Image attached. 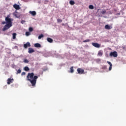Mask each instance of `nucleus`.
Here are the masks:
<instances>
[{
    "label": "nucleus",
    "mask_w": 126,
    "mask_h": 126,
    "mask_svg": "<svg viewBox=\"0 0 126 126\" xmlns=\"http://www.w3.org/2000/svg\"><path fill=\"white\" fill-rule=\"evenodd\" d=\"M57 22L58 23H61L63 22V20L58 19H57Z\"/></svg>",
    "instance_id": "obj_23"
},
{
    "label": "nucleus",
    "mask_w": 126,
    "mask_h": 126,
    "mask_svg": "<svg viewBox=\"0 0 126 126\" xmlns=\"http://www.w3.org/2000/svg\"><path fill=\"white\" fill-rule=\"evenodd\" d=\"M97 55L99 56V57H102L103 55V52L102 51H100L98 52Z\"/></svg>",
    "instance_id": "obj_15"
},
{
    "label": "nucleus",
    "mask_w": 126,
    "mask_h": 126,
    "mask_svg": "<svg viewBox=\"0 0 126 126\" xmlns=\"http://www.w3.org/2000/svg\"><path fill=\"white\" fill-rule=\"evenodd\" d=\"M92 45L94 46V47H95V48H100V44H98L97 43L93 42Z\"/></svg>",
    "instance_id": "obj_7"
},
{
    "label": "nucleus",
    "mask_w": 126,
    "mask_h": 126,
    "mask_svg": "<svg viewBox=\"0 0 126 126\" xmlns=\"http://www.w3.org/2000/svg\"><path fill=\"white\" fill-rule=\"evenodd\" d=\"M43 37H44V35L43 34H41L38 36V39H40L41 38H43Z\"/></svg>",
    "instance_id": "obj_21"
},
{
    "label": "nucleus",
    "mask_w": 126,
    "mask_h": 126,
    "mask_svg": "<svg viewBox=\"0 0 126 126\" xmlns=\"http://www.w3.org/2000/svg\"><path fill=\"white\" fill-rule=\"evenodd\" d=\"M110 57H114V58H117L118 57V53L117 51L111 52L110 53Z\"/></svg>",
    "instance_id": "obj_3"
},
{
    "label": "nucleus",
    "mask_w": 126,
    "mask_h": 126,
    "mask_svg": "<svg viewBox=\"0 0 126 126\" xmlns=\"http://www.w3.org/2000/svg\"><path fill=\"white\" fill-rule=\"evenodd\" d=\"M90 9H94V6L93 5H90L89 6Z\"/></svg>",
    "instance_id": "obj_18"
},
{
    "label": "nucleus",
    "mask_w": 126,
    "mask_h": 126,
    "mask_svg": "<svg viewBox=\"0 0 126 126\" xmlns=\"http://www.w3.org/2000/svg\"><path fill=\"white\" fill-rule=\"evenodd\" d=\"M24 69L25 71H29V70H30V69H29V67H28V66H25Z\"/></svg>",
    "instance_id": "obj_19"
},
{
    "label": "nucleus",
    "mask_w": 126,
    "mask_h": 126,
    "mask_svg": "<svg viewBox=\"0 0 126 126\" xmlns=\"http://www.w3.org/2000/svg\"><path fill=\"white\" fill-rule=\"evenodd\" d=\"M25 74H26V73H25V72H22L21 75H25Z\"/></svg>",
    "instance_id": "obj_31"
},
{
    "label": "nucleus",
    "mask_w": 126,
    "mask_h": 126,
    "mask_svg": "<svg viewBox=\"0 0 126 126\" xmlns=\"http://www.w3.org/2000/svg\"><path fill=\"white\" fill-rule=\"evenodd\" d=\"M96 62H101V60H100V59H98L96 60Z\"/></svg>",
    "instance_id": "obj_33"
},
{
    "label": "nucleus",
    "mask_w": 126,
    "mask_h": 126,
    "mask_svg": "<svg viewBox=\"0 0 126 126\" xmlns=\"http://www.w3.org/2000/svg\"><path fill=\"white\" fill-rule=\"evenodd\" d=\"M7 81V84L9 85L10 84V83H12V81H13V79L8 78Z\"/></svg>",
    "instance_id": "obj_10"
},
{
    "label": "nucleus",
    "mask_w": 126,
    "mask_h": 126,
    "mask_svg": "<svg viewBox=\"0 0 126 126\" xmlns=\"http://www.w3.org/2000/svg\"><path fill=\"white\" fill-rule=\"evenodd\" d=\"M24 47L26 49L28 48V47H31V44H30V42H28L26 44H24Z\"/></svg>",
    "instance_id": "obj_6"
},
{
    "label": "nucleus",
    "mask_w": 126,
    "mask_h": 126,
    "mask_svg": "<svg viewBox=\"0 0 126 126\" xmlns=\"http://www.w3.org/2000/svg\"><path fill=\"white\" fill-rule=\"evenodd\" d=\"M12 36H13V39H16V33H13L12 34Z\"/></svg>",
    "instance_id": "obj_20"
},
{
    "label": "nucleus",
    "mask_w": 126,
    "mask_h": 126,
    "mask_svg": "<svg viewBox=\"0 0 126 126\" xmlns=\"http://www.w3.org/2000/svg\"><path fill=\"white\" fill-rule=\"evenodd\" d=\"M77 71L78 72L79 74H83V73H84V70L80 68H78L77 69Z\"/></svg>",
    "instance_id": "obj_4"
},
{
    "label": "nucleus",
    "mask_w": 126,
    "mask_h": 126,
    "mask_svg": "<svg viewBox=\"0 0 126 126\" xmlns=\"http://www.w3.org/2000/svg\"><path fill=\"white\" fill-rule=\"evenodd\" d=\"M29 30L30 32H32L33 31V28L30 27V28H29Z\"/></svg>",
    "instance_id": "obj_26"
},
{
    "label": "nucleus",
    "mask_w": 126,
    "mask_h": 126,
    "mask_svg": "<svg viewBox=\"0 0 126 126\" xmlns=\"http://www.w3.org/2000/svg\"><path fill=\"white\" fill-rule=\"evenodd\" d=\"M107 63H108V64H109L110 66L109 67V70H112V67H113V64H112V63L109 61H107Z\"/></svg>",
    "instance_id": "obj_9"
},
{
    "label": "nucleus",
    "mask_w": 126,
    "mask_h": 126,
    "mask_svg": "<svg viewBox=\"0 0 126 126\" xmlns=\"http://www.w3.org/2000/svg\"><path fill=\"white\" fill-rule=\"evenodd\" d=\"M24 63H29V61L27 59H24Z\"/></svg>",
    "instance_id": "obj_22"
},
{
    "label": "nucleus",
    "mask_w": 126,
    "mask_h": 126,
    "mask_svg": "<svg viewBox=\"0 0 126 126\" xmlns=\"http://www.w3.org/2000/svg\"><path fill=\"white\" fill-rule=\"evenodd\" d=\"M29 13L32 16H35V15H36V11H30Z\"/></svg>",
    "instance_id": "obj_11"
},
{
    "label": "nucleus",
    "mask_w": 126,
    "mask_h": 126,
    "mask_svg": "<svg viewBox=\"0 0 126 126\" xmlns=\"http://www.w3.org/2000/svg\"><path fill=\"white\" fill-rule=\"evenodd\" d=\"M25 22H26V21H25V20L21 21L22 24H24V23H25Z\"/></svg>",
    "instance_id": "obj_29"
},
{
    "label": "nucleus",
    "mask_w": 126,
    "mask_h": 126,
    "mask_svg": "<svg viewBox=\"0 0 126 126\" xmlns=\"http://www.w3.org/2000/svg\"><path fill=\"white\" fill-rule=\"evenodd\" d=\"M34 46L35 48H41V44L40 43H35Z\"/></svg>",
    "instance_id": "obj_13"
},
{
    "label": "nucleus",
    "mask_w": 126,
    "mask_h": 126,
    "mask_svg": "<svg viewBox=\"0 0 126 126\" xmlns=\"http://www.w3.org/2000/svg\"><path fill=\"white\" fill-rule=\"evenodd\" d=\"M83 43H87V42H90V39H86L83 41Z\"/></svg>",
    "instance_id": "obj_25"
},
{
    "label": "nucleus",
    "mask_w": 126,
    "mask_h": 126,
    "mask_svg": "<svg viewBox=\"0 0 126 126\" xmlns=\"http://www.w3.org/2000/svg\"><path fill=\"white\" fill-rule=\"evenodd\" d=\"M13 7H14V8H15L17 10H18L20 9V6H19V5H17V4H14L13 5Z\"/></svg>",
    "instance_id": "obj_8"
},
{
    "label": "nucleus",
    "mask_w": 126,
    "mask_h": 126,
    "mask_svg": "<svg viewBox=\"0 0 126 126\" xmlns=\"http://www.w3.org/2000/svg\"><path fill=\"white\" fill-rule=\"evenodd\" d=\"M47 40L48 42H49V43H53V39H52L50 37H48L47 38Z\"/></svg>",
    "instance_id": "obj_14"
},
{
    "label": "nucleus",
    "mask_w": 126,
    "mask_h": 126,
    "mask_svg": "<svg viewBox=\"0 0 126 126\" xmlns=\"http://www.w3.org/2000/svg\"><path fill=\"white\" fill-rule=\"evenodd\" d=\"M5 20L6 21V24L4 26L2 29V31H6V30L10 29L13 25L12 21L13 19L9 18V15L7 16L5 18Z\"/></svg>",
    "instance_id": "obj_2"
},
{
    "label": "nucleus",
    "mask_w": 126,
    "mask_h": 126,
    "mask_svg": "<svg viewBox=\"0 0 126 126\" xmlns=\"http://www.w3.org/2000/svg\"><path fill=\"white\" fill-rule=\"evenodd\" d=\"M102 69H107V65H104L102 68Z\"/></svg>",
    "instance_id": "obj_27"
},
{
    "label": "nucleus",
    "mask_w": 126,
    "mask_h": 126,
    "mask_svg": "<svg viewBox=\"0 0 126 126\" xmlns=\"http://www.w3.org/2000/svg\"><path fill=\"white\" fill-rule=\"evenodd\" d=\"M18 73H21V70L20 69L18 70L17 74H18Z\"/></svg>",
    "instance_id": "obj_28"
},
{
    "label": "nucleus",
    "mask_w": 126,
    "mask_h": 126,
    "mask_svg": "<svg viewBox=\"0 0 126 126\" xmlns=\"http://www.w3.org/2000/svg\"><path fill=\"white\" fill-rule=\"evenodd\" d=\"M35 52V50H34V49H33L32 48H29V54H32V53H34Z\"/></svg>",
    "instance_id": "obj_12"
},
{
    "label": "nucleus",
    "mask_w": 126,
    "mask_h": 126,
    "mask_svg": "<svg viewBox=\"0 0 126 126\" xmlns=\"http://www.w3.org/2000/svg\"><path fill=\"white\" fill-rule=\"evenodd\" d=\"M26 36H29V35H31V33H30V32H26Z\"/></svg>",
    "instance_id": "obj_24"
},
{
    "label": "nucleus",
    "mask_w": 126,
    "mask_h": 126,
    "mask_svg": "<svg viewBox=\"0 0 126 126\" xmlns=\"http://www.w3.org/2000/svg\"><path fill=\"white\" fill-rule=\"evenodd\" d=\"M2 24H6V21H3Z\"/></svg>",
    "instance_id": "obj_32"
},
{
    "label": "nucleus",
    "mask_w": 126,
    "mask_h": 126,
    "mask_svg": "<svg viewBox=\"0 0 126 126\" xmlns=\"http://www.w3.org/2000/svg\"><path fill=\"white\" fill-rule=\"evenodd\" d=\"M69 3H70V4H71V5H73V4H74V3H75V2H74V1L71 0L69 1Z\"/></svg>",
    "instance_id": "obj_17"
},
{
    "label": "nucleus",
    "mask_w": 126,
    "mask_h": 126,
    "mask_svg": "<svg viewBox=\"0 0 126 126\" xmlns=\"http://www.w3.org/2000/svg\"><path fill=\"white\" fill-rule=\"evenodd\" d=\"M63 26H64V24H62Z\"/></svg>",
    "instance_id": "obj_34"
},
{
    "label": "nucleus",
    "mask_w": 126,
    "mask_h": 126,
    "mask_svg": "<svg viewBox=\"0 0 126 126\" xmlns=\"http://www.w3.org/2000/svg\"><path fill=\"white\" fill-rule=\"evenodd\" d=\"M104 28L106 30H110L112 29V28H113V27H112L111 26H109V25H106L105 26Z\"/></svg>",
    "instance_id": "obj_5"
},
{
    "label": "nucleus",
    "mask_w": 126,
    "mask_h": 126,
    "mask_svg": "<svg viewBox=\"0 0 126 126\" xmlns=\"http://www.w3.org/2000/svg\"><path fill=\"white\" fill-rule=\"evenodd\" d=\"M102 14H105L106 13V10H103L101 12Z\"/></svg>",
    "instance_id": "obj_30"
},
{
    "label": "nucleus",
    "mask_w": 126,
    "mask_h": 126,
    "mask_svg": "<svg viewBox=\"0 0 126 126\" xmlns=\"http://www.w3.org/2000/svg\"><path fill=\"white\" fill-rule=\"evenodd\" d=\"M27 80L30 81L32 86H35L38 79L37 76H34V73H29L27 76Z\"/></svg>",
    "instance_id": "obj_1"
},
{
    "label": "nucleus",
    "mask_w": 126,
    "mask_h": 126,
    "mask_svg": "<svg viewBox=\"0 0 126 126\" xmlns=\"http://www.w3.org/2000/svg\"><path fill=\"white\" fill-rule=\"evenodd\" d=\"M70 72L71 73H73V72H74V70L73 69V66H71L70 68Z\"/></svg>",
    "instance_id": "obj_16"
}]
</instances>
